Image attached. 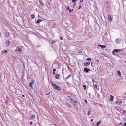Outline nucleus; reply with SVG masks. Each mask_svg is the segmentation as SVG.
Wrapping results in <instances>:
<instances>
[{"label": "nucleus", "instance_id": "obj_19", "mask_svg": "<svg viewBox=\"0 0 126 126\" xmlns=\"http://www.w3.org/2000/svg\"><path fill=\"white\" fill-rule=\"evenodd\" d=\"M59 77H60V75L59 74L56 75L55 76V78H56V79H59Z\"/></svg>", "mask_w": 126, "mask_h": 126}, {"label": "nucleus", "instance_id": "obj_3", "mask_svg": "<svg viewBox=\"0 0 126 126\" xmlns=\"http://www.w3.org/2000/svg\"><path fill=\"white\" fill-rule=\"evenodd\" d=\"M70 100L71 102H72V103L74 104V105H77V101H76L75 99H74V98H71Z\"/></svg>", "mask_w": 126, "mask_h": 126}, {"label": "nucleus", "instance_id": "obj_23", "mask_svg": "<svg viewBox=\"0 0 126 126\" xmlns=\"http://www.w3.org/2000/svg\"><path fill=\"white\" fill-rule=\"evenodd\" d=\"M18 52H22V49H21V48H18Z\"/></svg>", "mask_w": 126, "mask_h": 126}, {"label": "nucleus", "instance_id": "obj_38", "mask_svg": "<svg viewBox=\"0 0 126 126\" xmlns=\"http://www.w3.org/2000/svg\"><path fill=\"white\" fill-rule=\"evenodd\" d=\"M68 106H69V107H70V108H71V105H70V104H69V103L68 104Z\"/></svg>", "mask_w": 126, "mask_h": 126}, {"label": "nucleus", "instance_id": "obj_48", "mask_svg": "<svg viewBox=\"0 0 126 126\" xmlns=\"http://www.w3.org/2000/svg\"><path fill=\"white\" fill-rule=\"evenodd\" d=\"M23 97H24V95H23Z\"/></svg>", "mask_w": 126, "mask_h": 126}, {"label": "nucleus", "instance_id": "obj_9", "mask_svg": "<svg viewBox=\"0 0 126 126\" xmlns=\"http://www.w3.org/2000/svg\"><path fill=\"white\" fill-rule=\"evenodd\" d=\"M84 71L87 73H88V71H90V69H88V68H85Z\"/></svg>", "mask_w": 126, "mask_h": 126}, {"label": "nucleus", "instance_id": "obj_21", "mask_svg": "<svg viewBox=\"0 0 126 126\" xmlns=\"http://www.w3.org/2000/svg\"><path fill=\"white\" fill-rule=\"evenodd\" d=\"M41 21H43V20H41V19H38L37 21V23H40V22H41Z\"/></svg>", "mask_w": 126, "mask_h": 126}, {"label": "nucleus", "instance_id": "obj_29", "mask_svg": "<svg viewBox=\"0 0 126 126\" xmlns=\"http://www.w3.org/2000/svg\"><path fill=\"white\" fill-rule=\"evenodd\" d=\"M66 9H67V10H69V9H69V7L67 6L66 7Z\"/></svg>", "mask_w": 126, "mask_h": 126}, {"label": "nucleus", "instance_id": "obj_11", "mask_svg": "<svg viewBox=\"0 0 126 126\" xmlns=\"http://www.w3.org/2000/svg\"><path fill=\"white\" fill-rule=\"evenodd\" d=\"M121 51H122V50H121L120 49L114 50V52H115L116 53H119V52H121Z\"/></svg>", "mask_w": 126, "mask_h": 126}, {"label": "nucleus", "instance_id": "obj_30", "mask_svg": "<svg viewBox=\"0 0 126 126\" xmlns=\"http://www.w3.org/2000/svg\"><path fill=\"white\" fill-rule=\"evenodd\" d=\"M69 12H71L72 11H73V9H69Z\"/></svg>", "mask_w": 126, "mask_h": 126}, {"label": "nucleus", "instance_id": "obj_6", "mask_svg": "<svg viewBox=\"0 0 126 126\" xmlns=\"http://www.w3.org/2000/svg\"><path fill=\"white\" fill-rule=\"evenodd\" d=\"M115 42L116 44H120V43H121V39L120 38L116 39L115 40Z\"/></svg>", "mask_w": 126, "mask_h": 126}, {"label": "nucleus", "instance_id": "obj_40", "mask_svg": "<svg viewBox=\"0 0 126 126\" xmlns=\"http://www.w3.org/2000/svg\"><path fill=\"white\" fill-rule=\"evenodd\" d=\"M124 126H126V122L124 123Z\"/></svg>", "mask_w": 126, "mask_h": 126}, {"label": "nucleus", "instance_id": "obj_49", "mask_svg": "<svg viewBox=\"0 0 126 126\" xmlns=\"http://www.w3.org/2000/svg\"><path fill=\"white\" fill-rule=\"evenodd\" d=\"M75 4H76V3H75Z\"/></svg>", "mask_w": 126, "mask_h": 126}, {"label": "nucleus", "instance_id": "obj_35", "mask_svg": "<svg viewBox=\"0 0 126 126\" xmlns=\"http://www.w3.org/2000/svg\"><path fill=\"white\" fill-rule=\"evenodd\" d=\"M85 103H86V104H87V100H85Z\"/></svg>", "mask_w": 126, "mask_h": 126}, {"label": "nucleus", "instance_id": "obj_28", "mask_svg": "<svg viewBox=\"0 0 126 126\" xmlns=\"http://www.w3.org/2000/svg\"><path fill=\"white\" fill-rule=\"evenodd\" d=\"M115 52H116L115 51V50H114V51H113V52H112L113 55H116V54L115 53Z\"/></svg>", "mask_w": 126, "mask_h": 126}, {"label": "nucleus", "instance_id": "obj_44", "mask_svg": "<svg viewBox=\"0 0 126 126\" xmlns=\"http://www.w3.org/2000/svg\"><path fill=\"white\" fill-rule=\"evenodd\" d=\"M60 39L62 40H63V37H61Z\"/></svg>", "mask_w": 126, "mask_h": 126}, {"label": "nucleus", "instance_id": "obj_10", "mask_svg": "<svg viewBox=\"0 0 126 126\" xmlns=\"http://www.w3.org/2000/svg\"><path fill=\"white\" fill-rule=\"evenodd\" d=\"M117 74L118 76H119V77H122V74H121V71L120 70L118 71Z\"/></svg>", "mask_w": 126, "mask_h": 126}, {"label": "nucleus", "instance_id": "obj_33", "mask_svg": "<svg viewBox=\"0 0 126 126\" xmlns=\"http://www.w3.org/2000/svg\"><path fill=\"white\" fill-rule=\"evenodd\" d=\"M87 61H91V59L90 58H87Z\"/></svg>", "mask_w": 126, "mask_h": 126}, {"label": "nucleus", "instance_id": "obj_43", "mask_svg": "<svg viewBox=\"0 0 126 126\" xmlns=\"http://www.w3.org/2000/svg\"><path fill=\"white\" fill-rule=\"evenodd\" d=\"M91 122H93V119H91Z\"/></svg>", "mask_w": 126, "mask_h": 126}, {"label": "nucleus", "instance_id": "obj_4", "mask_svg": "<svg viewBox=\"0 0 126 126\" xmlns=\"http://www.w3.org/2000/svg\"><path fill=\"white\" fill-rule=\"evenodd\" d=\"M108 19L109 21H110V22L113 21V17H112V16L110 14L108 15Z\"/></svg>", "mask_w": 126, "mask_h": 126}, {"label": "nucleus", "instance_id": "obj_16", "mask_svg": "<svg viewBox=\"0 0 126 126\" xmlns=\"http://www.w3.org/2000/svg\"><path fill=\"white\" fill-rule=\"evenodd\" d=\"M31 18H32V19H34V18H35V15H32L31 16Z\"/></svg>", "mask_w": 126, "mask_h": 126}, {"label": "nucleus", "instance_id": "obj_15", "mask_svg": "<svg viewBox=\"0 0 126 126\" xmlns=\"http://www.w3.org/2000/svg\"><path fill=\"white\" fill-rule=\"evenodd\" d=\"M5 35H6V37H9V32H6V33H5Z\"/></svg>", "mask_w": 126, "mask_h": 126}, {"label": "nucleus", "instance_id": "obj_31", "mask_svg": "<svg viewBox=\"0 0 126 126\" xmlns=\"http://www.w3.org/2000/svg\"><path fill=\"white\" fill-rule=\"evenodd\" d=\"M50 93H51V92H49V93H47L45 94L46 96H48V95H49V94H50Z\"/></svg>", "mask_w": 126, "mask_h": 126}, {"label": "nucleus", "instance_id": "obj_42", "mask_svg": "<svg viewBox=\"0 0 126 126\" xmlns=\"http://www.w3.org/2000/svg\"><path fill=\"white\" fill-rule=\"evenodd\" d=\"M53 74H54V75L55 74V72H53Z\"/></svg>", "mask_w": 126, "mask_h": 126}, {"label": "nucleus", "instance_id": "obj_36", "mask_svg": "<svg viewBox=\"0 0 126 126\" xmlns=\"http://www.w3.org/2000/svg\"><path fill=\"white\" fill-rule=\"evenodd\" d=\"M83 0H80V2H81V3H82V2H83Z\"/></svg>", "mask_w": 126, "mask_h": 126}, {"label": "nucleus", "instance_id": "obj_46", "mask_svg": "<svg viewBox=\"0 0 126 126\" xmlns=\"http://www.w3.org/2000/svg\"><path fill=\"white\" fill-rule=\"evenodd\" d=\"M125 63L126 64V61H125Z\"/></svg>", "mask_w": 126, "mask_h": 126}, {"label": "nucleus", "instance_id": "obj_47", "mask_svg": "<svg viewBox=\"0 0 126 126\" xmlns=\"http://www.w3.org/2000/svg\"><path fill=\"white\" fill-rule=\"evenodd\" d=\"M91 64H93V63H91Z\"/></svg>", "mask_w": 126, "mask_h": 126}, {"label": "nucleus", "instance_id": "obj_39", "mask_svg": "<svg viewBox=\"0 0 126 126\" xmlns=\"http://www.w3.org/2000/svg\"><path fill=\"white\" fill-rule=\"evenodd\" d=\"M81 8V6H80L78 8L79 9H80Z\"/></svg>", "mask_w": 126, "mask_h": 126}, {"label": "nucleus", "instance_id": "obj_34", "mask_svg": "<svg viewBox=\"0 0 126 126\" xmlns=\"http://www.w3.org/2000/svg\"><path fill=\"white\" fill-rule=\"evenodd\" d=\"M30 125H33V122L31 121L30 122Z\"/></svg>", "mask_w": 126, "mask_h": 126}, {"label": "nucleus", "instance_id": "obj_32", "mask_svg": "<svg viewBox=\"0 0 126 126\" xmlns=\"http://www.w3.org/2000/svg\"><path fill=\"white\" fill-rule=\"evenodd\" d=\"M53 72H56V71H57V69H53Z\"/></svg>", "mask_w": 126, "mask_h": 126}, {"label": "nucleus", "instance_id": "obj_45", "mask_svg": "<svg viewBox=\"0 0 126 126\" xmlns=\"http://www.w3.org/2000/svg\"><path fill=\"white\" fill-rule=\"evenodd\" d=\"M124 0V1H126V0Z\"/></svg>", "mask_w": 126, "mask_h": 126}, {"label": "nucleus", "instance_id": "obj_20", "mask_svg": "<svg viewBox=\"0 0 126 126\" xmlns=\"http://www.w3.org/2000/svg\"><path fill=\"white\" fill-rule=\"evenodd\" d=\"M9 45H10V42L8 41V42H6V45L7 46V47H8Z\"/></svg>", "mask_w": 126, "mask_h": 126}, {"label": "nucleus", "instance_id": "obj_26", "mask_svg": "<svg viewBox=\"0 0 126 126\" xmlns=\"http://www.w3.org/2000/svg\"><path fill=\"white\" fill-rule=\"evenodd\" d=\"M90 114H91V112H90V111H88V116H89V115H90Z\"/></svg>", "mask_w": 126, "mask_h": 126}, {"label": "nucleus", "instance_id": "obj_14", "mask_svg": "<svg viewBox=\"0 0 126 126\" xmlns=\"http://www.w3.org/2000/svg\"><path fill=\"white\" fill-rule=\"evenodd\" d=\"M94 85V87H95V88H96V89H99L98 85L95 84V85Z\"/></svg>", "mask_w": 126, "mask_h": 126}, {"label": "nucleus", "instance_id": "obj_13", "mask_svg": "<svg viewBox=\"0 0 126 126\" xmlns=\"http://www.w3.org/2000/svg\"><path fill=\"white\" fill-rule=\"evenodd\" d=\"M110 99L112 101V102H114V96L111 95H110Z\"/></svg>", "mask_w": 126, "mask_h": 126}, {"label": "nucleus", "instance_id": "obj_37", "mask_svg": "<svg viewBox=\"0 0 126 126\" xmlns=\"http://www.w3.org/2000/svg\"><path fill=\"white\" fill-rule=\"evenodd\" d=\"M55 41H52V44H55Z\"/></svg>", "mask_w": 126, "mask_h": 126}, {"label": "nucleus", "instance_id": "obj_7", "mask_svg": "<svg viewBox=\"0 0 126 126\" xmlns=\"http://www.w3.org/2000/svg\"><path fill=\"white\" fill-rule=\"evenodd\" d=\"M98 47H101V49H105V48L107 47V46L106 45H99Z\"/></svg>", "mask_w": 126, "mask_h": 126}, {"label": "nucleus", "instance_id": "obj_24", "mask_svg": "<svg viewBox=\"0 0 126 126\" xmlns=\"http://www.w3.org/2000/svg\"><path fill=\"white\" fill-rule=\"evenodd\" d=\"M77 1V0H72L73 3H75V2Z\"/></svg>", "mask_w": 126, "mask_h": 126}, {"label": "nucleus", "instance_id": "obj_12", "mask_svg": "<svg viewBox=\"0 0 126 126\" xmlns=\"http://www.w3.org/2000/svg\"><path fill=\"white\" fill-rule=\"evenodd\" d=\"M39 2L41 6H44V3H43V1L42 0H39Z\"/></svg>", "mask_w": 126, "mask_h": 126}, {"label": "nucleus", "instance_id": "obj_17", "mask_svg": "<svg viewBox=\"0 0 126 126\" xmlns=\"http://www.w3.org/2000/svg\"><path fill=\"white\" fill-rule=\"evenodd\" d=\"M71 77V75L69 74L67 77H66V80H67L69 78H70Z\"/></svg>", "mask_w": 126, "mask_h": 126}, {"label": "nucleus", "instance_id": "obj_41", "mask_svg": "<svg viewBox=\"0 0 126 126\" xmlns=\"http://www.w3.org/2000/svg\"><path fill=\"white\" fill-rule=\"evenodd\" d=\"M5 53H7V50H5Z\"/></svg>", "mask_w": 126, "mask_h": 126}, {"label": "nucleus", "instance_id": "obj_2", "mask_svg": "<svg viewBox=\"0 0 126 126\" xmlns=\"http://www.w3.org/2000/svg\"><path fill=\"white\" fill-rule=\"evenodd\" d=\"M34 83H35V80H32L29 83V86H30L31 88L33 89V84H34Z\"/></svg>", "mask_w": 126, "mask_h": 126}, {"label": "nucleus", "instance_id": "obj_25", "mask_svg": "<svg viewBox=\"0 0 126 126\" xmlns=\"http://www.w3.org/2000/svg\"><path fill=\"white\" fill-rule=\"evenodd\" d=\"M122 113L123 114H124V115L126 114V110H123Z\"/></svg>", "mask_w": 126, "mask_h": 126}, {"label": "nucleus", "instance_id": "obj_22", "mask_svg": "<svg viewBox=\"0 0 126 126\" xmlns=\"http://www.w3.org/2000/svg\"><path fill=\"white\" fill-rule=\"evenodd\" d=\"M101 122H102L101 121H99V122H98L97 123V126H99L100 125V124H101Z\"/></svg>", "mask_w": 126, "mask_h": 126}, {"label": "nucleus", "instance_id": "obj_1", "mask_svg": "<svg viewBox=\"0 0 126 126\" xmlns=\"http://www.w3.org/2000/svg\"><path fill=\"white\" fill-rule=\"evenodd\" d=\"M53 87H54V89H56L57 90H61V87L57 85L56 84H54L53 82H51Z\"/></svg>", "mask_w": 126, "mask_h": 126}, {"label": "nucleus", "instance_id": "obj_8", "mask_svg": "<svg viewBox=\"0 0 126 126\" xmlns=\"http://www.w3.org/2000/svg\"><path fill=\"white\" fill-rule=\"evenodd\" d=\"M84 65H85V66H87L88 65H90V62H88L85 63H84Z\"/></svg>", "mask_w": 126, "mask_h": 126}, {"label": "nucleus", "instance_id": "obj_27", "mask_svg": "<svg viewBox=\"0 0 126 126\" xmlns=\"http://www.w3.org/2000/svg\"><path fill=\"white\" fill-rule=\"evenodd\" d=\"M83 86L84 87V90H85L86 89V85H84Z\"/></svg>", "mask_w": 126, "mask_h": 126}, {"label": "nucleus", "instance_id": "obj_18", "mask_svg": "<svg viewBox=\"0 0 126 126\" xmlns=\"http://www.w3.org/2000/svg\"><path fill=\"white\" fill-rule=\"evenodd\" d=\"M35 118H36V115H33L32 116V120H34V119H35Z\"/></svg>", "mask_w": 126, "mask_h": 126}, {"label": "nucleus", "instance_id": "obj_5", "mask_svg": "<svg viewBox=\"0 0 126 126\" xmlns=\"http://www.w3.org/2000/svg\"><path fill=\"white\" fill-rule=\"evenodd\" d=\"M116 104H117V105H121V104H123V101H122V100H117Z\"/></svg>", "mask_w": 126, "mask_h": 126}]
</instances>
